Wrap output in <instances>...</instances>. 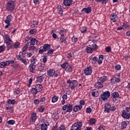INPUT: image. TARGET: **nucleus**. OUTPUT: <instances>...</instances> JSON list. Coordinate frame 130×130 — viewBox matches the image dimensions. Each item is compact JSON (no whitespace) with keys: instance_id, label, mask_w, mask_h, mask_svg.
<instances>
[{"instance_id":"f257e3e1","label":"nucleus","mask_w":130,"mask_h":130,"mask_svg":"<svg viewBox=\"0 0 130 130\" xmlns=\"http://www.w3.org/2000/svg\"><path fill=\"white\" fill-rule=\"evenodd\" d=\"M83 123L82 122H76L74 123L70 130H82Z\"/></svg>"},{"instance_id":"f03ea898","label":"nucleus","mask_w":130,"mask_h":130,"mask_svg":"<svg viewBox=\"0 0 130 130\" xmlns=\"http://www.w3.org/2000/svg\"><path fill=\"white\" fill-rule=\"evenodd\" d=\"M61 67L62 69H65V71L67 73L73 72V67L71 66V65L69 64L68 62H65L63 64H61Z\"/></svg>"},{"instance_id":"7ed1b4c3","label":"nucleus","mask_w":130,"mask_h":130,"mask_svg":"<svg viewBox=\"0 0 130 130\" xmlns=\"http://www.w3.org/2000/svg\"><path fill=\"white\" fill-rule=\"evenodd\" d=\"M100 98L103 101H107L108 99L110 98V92L109 91L104 92L101 94Z\"/></svg>"},{"instance_id":"20e7f679","label":"nucleus","mask_w":130,"mask_h":130,"mask_svg":"<svg viewBox=\"0 0 130 130\" xmlns=\"http://www.w3.org/2000/svg\"><path fill=\"white\" fill-rule=\"evenodd\" d=\"M130 109L128 107H126L125 110H123L122 112V116L123 118L128 119L130 116Z\"/></svg>"},{"instance_id":"39448f33","label":"nucleus","mask_w":130,"mask_h":130,"mask_svg":"<svg viewBox=\"0 0 130 130\" xmlns=\"http://www.w3.org/2000/svg\"><path fill=\"white\" fill-rule=\"evenodd\" d=\"M67 83L70 84V87L72 90H75V88L78 86V81L77 80H68Z\"/></svg>"},{"instance_id":"423d86ee","label":"nucleus","mask_w":130,"mask_h":130,"mask_svg":"<svg viewBox=\"0 0 130 130\" xmlns=\"http://www.w3.org/2000/svg\"><path fill=\"white\" fill-rule=\"evenodd\" d=\"M6 9L8 11H14L15 6L14 5V1H9L6 5Z\"/></svg>"},{"instance_id":"0eeeda50","label":"nucleus","mask_w":130,"mask_h":130,"mask_svg":"<svg viewBox=\"0 0 130 130\" xmlns=\"http://www.w3.org/2000/svg\"><path fill=\"white\" fill-rule=\"evenodd\" d=\"M63 110H66V112H72L73 111V105L68 104L62 107Z\"/></svg>"},{"instance_id":"6e6552de","label":"nucleus","mask_w":130,"mask_h":130,"mask_svg":"<svg viewBox=\"0 0 130 130\" xmlns=\"http://www.w3.org/2000/svg\"><path fill=\"white\" fill-rule=\"evenodd\" d=\"M111 105L109 103H107L105 105V113H109L111 111Z\"/></svg>"},{"instance_id":"1a4fd4ad","label":"nucleus","mask_w":130,"mask_h":130,"mask_svg":"<svg viewBox=\"0 0 130 130\" xmlns=\"http://www.w3.org/2000/svg\"><path fill=\"white\" fill-rule=\"evenodd\" d=\"M92 69L93 67L89 66L84 69V74L86 76H88L89 75H91L92 74Z\"/></svg>"},{"instance_id":"9d476101","label":"nucleus","mask_w":130,"mask_h":130,"mask_svg":"<svg viewBox=\"0 0 130 130\" xmlns=\"http://www.w3.org/2000/svg\"><path fill=\"white\" fill-rule=\"evenodd\" d=\"M111 98L115 100H117V99L119 98V93L117 91L112 92L111 94Z\"/></svg>"},{"instance_id":"9b49d317","label":"nucleus","mask_w":130,"mask_h":130,"mask_svg":"<svg viewBox=\"0 0 130 130\" xmlns=\"http://www.w3.org/2000/svg\"><path fill=\"white\" fill-rule=\"evenodd\" d=\"M55 73V70L52 69H50L47 70V74L48 77H53L54 76V74Z\"/></svg>"},{"instance_id":"f8f14e48","label":"nucleus","mask_w":130,"mask_h":130,"mask_svg":"<svg viewBox=\"0 0 130 130\" xmlns=\"http://www.w3.org/2000/svg\"><path fill=\"white\" fill-rule=\"evenodd\" d=\"M36 119H37V115L36 114V113H33L31 114L30 121V122H35Z\"/></svg>"},{"instance_id":"ddd939ff","label":"nucleus","mask_w":130,"mask_h":130,"mask_svg":"<svg viewBox=\"0 0 130 130\" xmlns=\"http://www.w3.org/2000/svg\"><path fill=\"white\" fill-rule=\"evenodd\" d=\"M81 12H84L85 14H90L92 12V8L91 7L84 8L81 10Z\"/></svg>"},{"instance_id":"4468645a","label":"nucleus","mask_w":130,"mask_h":130,"mask_svg":"<svg viewBox=\"0 0 130 130\" xmlns=\"http://www.w3.org/2000/svg\"><path fill=\"white\" fill-rule=\"evenodd\" d=\"M73 3V0H63V5L65 7H70Z\"/></svg>"},{"instance_id":"2eb2a0df","label":"nucleus","mask_w":130,"mask_h":130,"mask_svg":"<svg viewBox=\"0 0 130 130\" xmlns=\"http://www.w3.org/2000/svg\"><path fill=\"white\" fill-rule=\"evenodd\" d=\"M17 58L18 60H20V61H22L24 64H25V66H27V61H26V59L22 58V57H21V55H17Z\"/></svg>"},{"instance_id":"dca6fc26","label":"nucleus","mask_w":130,"mask_h":130,"mask_svg":"<svg viewBox=\"0 0 130 130\" xmlns=\"http://www.w3.org/2000/svg\"><path fill=\"white\" fill-rule=\"evenodd\" d=\"M95 87L96 89H101L102 88H103V84H102V82L98 80V82L95 84Z\"/></svg>"},{"instance_id":"f3484780","label":"nucleus","mask_w":130,"mask_h":130,"mask_svg":"<svg viewBox=\"0 0 130 130\" xmlns=\"http://www.w3.org/2000/svg\"><path fill=\"white\" fill-rule=\"evenodd\" d=\"M82 108H83V106L76 105L74 107L73 111H74V112H77V111H79V110H81Z\"/></svg>"},{"instance_id":"a211bd4d","label":"nucleus","mask_w":130,"mask_h":130,"mask_svg":"<svg viewBox=\"0 0 130 130\" xmlns=\"http://www.w3.org/2000/svg\"><path fill=\"white\" fill-rule=\"evenodd\" d=\"M12 20H13V16L10 14L7 16V19L5 20V22L6 23H11V21H12Z\"/></svg>"},{"instance_id":"6ab92c4d","label":"nucleus","mask_w":130,"mask_h":130,"mask_svg":"<svg viewBox=\"0 0 130 130\" xmlns=\"http://www.w3.org/2000/svg\"><path fill=\"white\" fill-rule=\"evenodd\" d=\"M117 15H116V14L115 13L112 14L111 16V21L115 23V22H116V21L117 20Z\"/></svg>"},{"instance_id":"aec40b11","label":"nucleus","mask_w":130,"mask_h":130,"mask_svg":"<svg viewBox=\"0 0 130 130\" xmlns=\"http://www.w3.org/2000/svg\"><path fill=\"white\" fill-rule=\"evenodd\" d=\"M5 37L6 39L5 43H6V44H8L10 42H13V41H12L10 38V36L8 34L5 35Z\"/></svg>"},{"instance_id":"412c9836","label":"nucleus","mask_w":130,"mask_h":130,"mask_svg":"<svg viewBox=\"0 0 130 130\" xmlns=\"http://www.w3.org/2000/svg\"><path fill=\"white\" fill-rule=\"evenodd\" d=\"M29 70L31 73H35V70H36V65H34L33 64H30L29 65Z\"/></svg>"},{"instance_id":"4be33fe9","label":"nucleus","mask_w":130,"mask_h":130,"mask_svg":"<svg viewBox=\"0 0 130 130\" xmlns=\"http://www.w3.org/2000/svg\"><path fill=\"white\" fill-rule=\"evenodd\" d=\"M36 88L38 92H41V91L43 90V86L40 84H38L36 86Z\"/></svg>"},{"instance_id":"5701e85b","label":"nucleus","mask_w":130,"mask_h":130,"mask_svg":"<svg viewBox=\"0 0 130 130\" xmlns=\"http://www.w3.org/2000/svg\"><path fill=\"white\" fill-rule=\"evenodd\" d=\"M50 47H51V45L48 44H46L44 45V46H43V48L44 50H45V51L46 52L47 51V50H49V49H50Z\"/></svg>"},{"instance_id":"b1692460","label":"nucleus","mask_w":130,"mask_h":130,"mask_svg":"<svg viewBox=\"0 0 130 130\" xmlns=\"http://www.w3.org/2000/svg\"><path fill=\"white\" fill-rule=\"evenodd\" d=\"M30 45H35V44L37 45V44H38V41L36 40V39L31 38V40H30Z\"/></svg>"},{"instance_id":"393cba45","label":"nucleus","mask_w":130,"mask_h":130,"mask_svg":"<svg viewBox=\"0 0 130 130\" xmlns=\"http://www.w3.org/2000/svg\"><path fill=\"white\" fill-rule=\"evenodd\" d=\"M104 59V56L103 55H100L99 56V60L98 61V63L99 64H102V61Z\"/></svg>"},{"instance_id":"a878e982","label":"nucleus","mask_w":130,"mask_h":130,"mask_svg":"<svg viewBox=\"0 0 130 130\" xmlns=\"http://www.w3.org/2000/svg\"><path fill=\"white\" fill-rule=\"evenodd\" d=\"M85 50L86 51V52H87V53H92V52H93V49L92 48V47H90V46H87Z\"/></svg>"},{"instance_id":"bb28decb","label":"nucleus","mask_w":130,"mask_h":130,"mask_svg":"<svg viewBox=\"0 0 130 130\" xmlns=\"http://www.w3.org/2000/svg\"><path fill=\"white\" fill-rule=\"evenodd\" d=\"M127 126V123L126 122V121H124L121 122V129H124V128H125V127H126Z\"/></svg>"},{"instance_id":"cd10ccee","label":"nucleus","mask_w":130,"mask_h":130,"mask_svg":"<svg viewBox=\"0 0 130 130\" xmlns=\"http://www.w3.org/2000/svg\"><path fill=\"white\" fill-rule=\"evenodd\" d=\"M107 80V77L106 76H103L100 78V79L98 80L99 82H101L102 83H104L105 81Z\"/></svg>"},{"instance_id":"c85d7f7f","label":"nucleus","mask_w":130,"mask_h":130,"mask_svg":"<svg viewBox=\"0 0 130 130\" xmlns=\"http://www.w3.org/2000/svg\"><path fill=\"white\" fill-rule=\"evenodd\" d=\"M7 45V50H10V49H12L14 48V46L12 42H10L8 44H6Z\"/></svg>"},{"instance_id":"c756f323","label":"nucleus","mask_w":130,"mask_h":130,"mask_svg":"<svg viewBox=\"0 0 130 130\" xmlns=\"http://www.w3.org/2000/svg\"><path fill=\"white\" fill-rule=\"evenodd\" d=\"M40 128L41 130H47V124L45 123L41 124L40 125Z\"/></svg>"},{"instance_id":"7c9ffc66","label":"nucleus","mask_w":130,"mask_h":130,"mask_svg":"<svg viewBox=\"0 0 130 130\" xmlns=\"http://www.w3.org/2000/svg\"><path fill=\"white\" fill-rule=\"evenodd\" d=\"M58 100V96L54 95L52 98V103H55V102H57Z\"/></svg>"},{"instance_id":"2f4dec72","label":"nucleus","mask_w":130,"mask_h":130,"mask_svg":"<svg viewBox=\"0 0 130 130\" xmlns=\"http://www.w3.org/2000/svg\"><path fill=\"white\" fill-rule=\"evenodd\" d=\"M95 2L101 3L102 5H106L107 3H108V0H95Z\"/></svg>"},{"instance_id":"473e14b6","label":"nucleus","mask_w":130,"mask_h":130,"mask_svg":"<svg viewBox=\"0 0 130 130\" xmlns=\"http://www.w3.org/2000/svg\"><path fill=\"white\" fill-rule=\"evenodd\" d=\"M7 103L9 104H12V105H15V103H16V100H11V99H8L7 101Z\"/></svg>"},{"instance_id":"72a5a7b5","label":"nucleus","mask_w":130,"mask_h":130,"mask_svg":"<svg viewBox=\"0 0 130 130\" xmlns=\"http://www.w3.org/2000/svg\"><path fill=\"white\" fill-rule=\"evenodd\" d=\"M44 79L42 76H39L37 78V82H38V83H42V82H43Z\"/></svg>"},{"instance_id":"f704fd0d","label":"nucleus","mask_w":130,"mask_h":130,"mask_svg":"<svg viewBox=\"0 0 130 130\" xmlns=\"http://www.w3.org/2000/svg\"><path fill=\"white\" fill-rule=\"evenodd\" d=\"M68 39L67 37H62L60 39V42H61V43H64V44H66L67 43V40Z\"/></svg>"},{"instance_id":"c9c22d12","label":"nucleus","mask_w":130,"mask_h":130,"mask_svg":"<svg viewBox=\"0 0 130 130\" xmlns=\"http://www.w3.org/2000/svg\"><path fill=\"white\" fill-rule=\"evenodd\" d=\"M96 123V119L93 118H90L88 122L89 124H94V123Z\"/></svg>"},{"instance_id":"e433bc0d","label":"nucleus","mask_w":130,"mask_h":130,"mask_svg":"<svg viewBox=\"0 0 130 130\" xmlns=\"http://www.w3.org/2000/svg\"><path fill=\"white\" fill-rule=\"evenodd\" d=\"M31 93H32V94H34V95H36V94L39 92L38 90H37V89H36V87L32 88L31 89Z\"/></svg>"},{"instance_id":"4c0bfd02","label":"nucleus","mask_w":130,"mask_h":130,"mask_svg":"<svg viewBox=\"0 0 130 130\" xmlns=\"http://www.w3.org/2000/svg\"><path fill=\"white\" fill-rule=\"evenodd\" d=\"M52 117H53L55 119H57L58 118H59V116H58V114H57V112H55V113L53 114Z\"/></svg>"},{"instance_id":"58836bf2","label":"nucleus","mask_w":130,"mask_h":130,"mask_svg":"<svg viewBox=\"0 0 130 130\" xmlns=\"http://www.w3.org/2000/svg\"><path fill=\"white\" fill-rule=\"evenodd\" d=\"M28 45L27 44H25L23 48H22V52H27V51H26V49H28Z\"/></svg>"},{"instance_id":"ea45409f","label":"nucleus","mask_w":130,"mask_h":130,"mask_svg":"<svg viewBox=\"0 0 130 130\" xmlns=\"http://www.w3.org/2000/svg\"><path fill=\"white\" fill-rule=\"evenodd\" d=\"M89 46L91 47V48L93 50H95V49H98V47H97L96 44H92L91 45H89Z\"/></svg>"},{"instance_id":"a19ab883","label":"nucleus","mask_w":130,"mask_h":130,"mask_svg":"<svg viewBox=\"0 0 130 130\" xmlns=\"http://www.w3.org/2000/svg\"><path fill=\"white\" fill-rule=\"evenodd\" d=\"M37 31V30H36V29H30L29 30V34L31 35H33V34H36Z\"/></svg>"},{"instance_id":"79ce46f5","label":"nucleus","mask_w":130,"mask_h":130,"mask_svg":"<svg viewBox=\"0 0 130 130\" xmlns=\"http://www.w3.org/2000/svg\"><path fill=\"white\" fill-rule=\"evenodd\" d=\"M54 52V50L52 49H49L48 51L47 54L48 55H50L53 53Z\"/></svg>"},{"instance_id":"37998d69","label":"nucleus","mask_w":130,"mask_h":130,"mask_svg":"<svg viewBox=\"0 0 130 130\" xmlns=\"http://www.w3.org/2000/svg\"><path fill=\"white\" fill-rule=\"evenodd\" d=\"M20 46V43L17 42L13 45V48H18Z\"/></svg>"},{"instance_id":"c03bdc74","label":"nucleus","mask_w":130,"mask_h":130,"mask_svg":"<svg viewBox=\"0 0 130 130\" xmlns=\"http://www.w3.org/2000/svg\"><path fill=\"white\" fill-rule=\"evenodd\" d=\"M91 94H92V96H93V97H98L99 95V93H98V92H95V91L92 92Z\"/></svg>"},{"instance_id":"a18cd8bd","label":"nucleus","mask_w":130,"mask_h":130,"mask_svg":"<svg viewBox=\"0 0 130 130\" xmlns=\"http://www.w3.org/2000/svg\"><path fill=\"white\" fill-rule=\"evenodd\" d=\"M20 91H21L20 88L16 87V88L15 89V91H14V93H15L16 95H19V94H20Z\"/></svg>"},{"instance_id":"49530a36","label":"nucleus","mask_w":130,"mask_h":130,"mask_svg":"<svg viewBox=\"0 0 130 130\" xmlns=\"http://www.w3.org/2000/svg\"><path fill=\"white\" fill-rule=\"evenodd\" d=\"M36 61H37V60L32 57V58L31 59V63L30 64L35 65V64L36 63Z\"/></svg>"},{"instance_id":"de8ad7c7","label":"nucleus","mask_w":130,"mask_h":130,"mask_svg":"<svg viewBox=\"0 0 130 130\" xmlns=\"http://www.w3.org/2000/svg\"><path fill=\"white\" fill-rule=\"evenodd\" d=\"M44 66L40 65L39 67V71H40V72H44Z\"/></svg>"},{"instance_id":"09e8293b","label":"nucleus","mask_w":130,"mask_h":130,"mask_svg":"<svg viewBox=\"0 0 130 130\" xmlns=\"http://www.w3.org/2000/svg\"><path fill=\"white\" fill-rule=\"evenodd\" d=\"M25 54H26V52H20L19 55H21V57H22V58H24L25 57H26V56L25 55Z\"/></svg>"},{"instance_id":"8fccbe9b","label":"nucleus","mask_w":130,"mask_h":130,"mask_svg":"<svg viewBox=\"0 0 130 130\" xmlns=\"http://www.w3.org/2000/svg\"><path fill=\"white\" fill-rule=\"evenodd\" d=\"M34 103L35 105H38L40 103V101L39 99H35L34 101Z\"/></svg>"},{"instance_id":"3c124183","label":"nucleus","mask_w":130,"mask_h":130,"mask_svg":"<svg viewBox=\"0 0 130 130\" xmlns=\"http://www.w3.org/2000/svg\"><path fill=\"white\" fill-rule=\"evenodd\" d=\"M116 71H120L121 70V66L120 64H117L115 67Z\"/></svg>"},{"instance_id":"603ef678","label":"nucleus","mask_w":130,"mask_h":130,"mask_svg":"<svg viewBox=\"0 0 130 130\" xmlns=\"http://www.w3.org/2000/svg\"><path fill=\"white\" fill-rule=\"evenodd\" d=\"M81 33H86L87 32V27H83L81 29Z\"/></svg>"},{"instance_id":"864d4df0","label":"nucleus","mask_w":130,"mask_h":130,"mask_svg":"<svg viewBox=\"0 0 130 130\" xmlns=\"http://www.w3.org/2000/svg\"><path fill=\"white\" fill-rule=\"evenodd\" d=\"M7 123H8V124H11V125L15 124V120H10L7 121Z\"/></svg>"},{"instance_id":"5fc2aeb1","label":"nucleus","mask_w":130,"mask_h":130,"mask_svg":"<svg viewBox=\"0 0 130 130\" xmlns=\"http://www.w3.org/2000/svg\"><path fill=\"white\" fill-rule=\"evenodd\" d=\"M45 109V107L44 106H42L40 108L39 111H40V112H43Z\"/></svg>"},{"instance_id":"6e6d98bb","label":"nucleus","mask_w":130,"mask_h":130,"mask_svg":"<svg viewBox=\"0 0 130 130\" xmlns=\"http://www.w3.org/2000/svg\"><path fill=\"white\" fill-rule=\"evenodd\" d=\"M59 34L61 35V37H63L64 36V30L62 29L60 30Z\"/></svg>"},{"instance_id":"4d7b16f0","label":"nucleus","mask_w":130,"mask_h":130,"mask_svg":"<svg viewBox=\"0 0 130 130\" xmlns=\"http://www.w3.org/2000/svg\"><path fill=\"white\" fill-rule=\"evenodd\" d=\"M87 113H91L92 112V109L90 107H88L86 109Z\"/></svg>"},{"instance_id":"13d9d810","label":"nucleus","mask_w":130,"mask_h":130,"mask_svg":"<svg viewBox=\"0 0 130 130\" xmlns=\"http://www.w3.org/2000/svg\"><path fill=\"white\" fill-rule=\"evenodd\" d=\"M72 41L74 43L77 42L78 41V38H76L75 36H73L72 38Z\"/></svg>"},{"instance_id":"bf43d9fd","label":"nucleus","mask_w":130,"mask_h":130,"mask_svg":"<svg viewBox=\"0 0 130 130\" xmlns=\"http://www.w3.org/2000/svg\"><path fill=\"white\" fill-rule=\"evenodd\" d=\"M66 129V126L63 125H61L58 128V130H64Z\"/></svg>"},{"instance_id":"052dcab7","label":"nucleus","mask_w":130,"mask_h":130,"mask_svg":"<svg viewBox=\"0 0 130 130\" xmlns=\"http://www.w3.org/2000/svg\"><path fill=\"white\" fill-rule=\"evenodd\" d=\"M31 39H32V38H30L29 37H26L25 38V42H27L28 41H31Z\"/></svg>"},{"instance_id":"680f3d73","label":"nucleus","mask_w":130,"mask_h":130,"mask_svg":"<svg viewBox=\"0 0 130 130\" xmlns=\"http://www.w3.org/2000/svg\"><path fill=\"white\" fill-rule=\"evenodd\" d=\"M32 82H33V79L30 78L28 81V87H30L31 86V84H32Z\"/></svg>"},{"instance_id":"e2e57ef3","label":"nucleus","mask_w":130,"mask_h":130,"mask_svg":"<svg viewBox=\"0 0 130 130\" xmlns=\"http://www.w3.org/2000/svg\"><path fill=\"white\" fill-rule=\"evenodd\" d=\"M5 49H6V48H5L4 46H0V52H3V51H5Z\"/></svg>"},{"instance_id":"0e129e2a","label":"nucleus","mask_w":130,"mask_h":130,"mask_svg":"<svg viewBox=\"0 0 130 130\" xmlns=\"http://www.w3.org/2000/svg\"><path fill=\"white\" fill-rule=\"evenodd\" d=\"M46 101V98L45 97L41 98L40 100V102H45Z\"/></svg>"},{"instance_id":"69168bd1","label":"nucleus","mask_w":130,"mask_h":130,"mask_svg":"<svg viewBox=\"0 0 130 130\" xmlns=\"http://www.w3.org/2000/svg\"><path fill=\"white\" fill-rule=\"evenodd\" d=\"M106 51H107V52H110V51H111V48L109 46L107 47L106 48Z\"/></svg>"},{"instance_id":"338daca9","label":"nucleus","mask_w":130,"mask_h":130,"mask_svg":"<svg viewBox=\"0 0 130 130\" xmlns=\"http://www.w3.org/2000/svg\"><path fill=\"white\" fill-rule=\"evenodd\" d=\"M79 103L80 104L79 105H81V106L82 105H85V101L81 100L80 101Z\"/></svg>"},{"instance_id":"774afa93","label":"nucleus","mask_w":130,"mask_h":130,"mask_svg":"<svg viewBox=\"0 0 130 130\" xmlns=\"http://www.w3.org/2000/svg\"><path fill=\"white\" fill-rule=\"evenodd\" d=\"M36 49V47L30 46L29 47V50H35Z\"/></svg>"}]
</instances>
